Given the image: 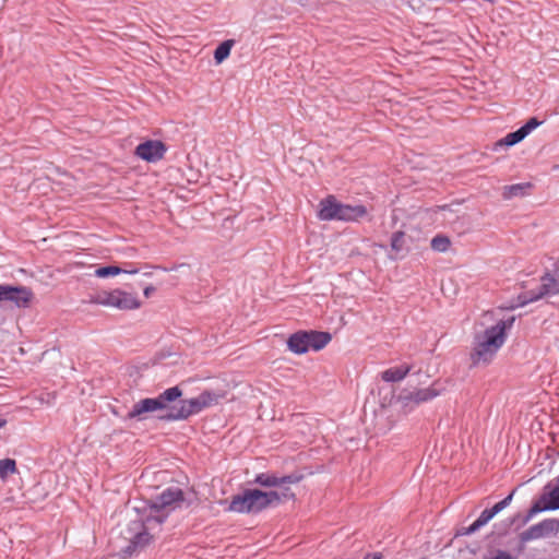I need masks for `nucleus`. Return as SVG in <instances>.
I'll return each instance as SVG.
<instances>
[{"instance_id": "nucleus-14", "label": "nucleus", "mask_w": 559, "mask_h": 559, "mask_svg": "<svg viewBox=\"0 0 559 559\" xmlns=\"http://www.w3.org/2000/svg\"><path fill=\"white\" fill-rule=\"evenodd\" d=\"M436 396H438L437 390H435L433 388H425L416 390L414 392H407L405 394H402L400 396V400L402 401L404 406H408L426 403L428 401H431Z\"/></svg>"}, {"instance_id": "nucleus-2", "label": "nucleus", "mask_w": 559, "mask_h": 559, "mask_svg": "<svg viewBox=\"0 0 559 559\" xmlns=\"http://www.w3.org/2000/svg\"><path fill=\"white\" fill-rule=\"evenodd\" d=\"M514 317L499 320L496 324L476 332L469 352L472 366H487L496 357L507 340V330L512 326Z\"/></svg>"}, {"instance_id": "nucleus-18", "label": "nucleus", "mask_w": 559, "mask_h": 559, "mask_svg": "<svg viewBox=\"0 0 559 559\" xmlns=\"http://www.w3.org/2000/svg\"><path fill=\"white\" fill-rule=\"evenodd\" d=\"M309 338V347L313 350H320L325 347L331 341V334L328 332L310 331L307 332Z\"/></svg>"}, {"instance_id": "nucleus-30", "label": "nucleus", "mask_w": 559, "mask_h": 559, "mask_svg": "<svg viewBox=\"0 0 559 559\" xmlns=\"http://www.w3.org/2000/svg\"><path fill=\"white\" fill-rule=\"evenodd\" d=\"M127 272H128V273H131V274L136 273V271H135V270H133V271H127Z\"/></svg>"}, {"instance_id": "nucleus-15", "label": "nucleus", "mask_w": 559, "mask_h": 559, "mask_svg": "<svg viewBox=\"0 0 559 559\" xmlns=\"http://www.w3.org/2000/svg\"><path fill=\"white\" fill-rule=\"evenodd\" d=\"M301 479L299 476L288 475L284 477H277L271 474H259L255 477V483L264 487H276L284 484H296Z\"/></svg>"}, {"instance_id": "nucleus-3", "label": "nucleus", "mask_w": 559, "mask_h": 559, "mask_svg": "<svg viewBox=\"0 0 559 559\" xmlns=\"http://www.w3.org/2000/svg\"><path fill=\"white\" fill-rule=\"evenodd\" d=\"M290 498H294V493L288 488L282 493L273 490L247 489L242 493L231 497L227 510L236 513H258L270 506L278 504L283 499Z\"/></svg>"}, {"instance_id": "nucleus-21", "label": "nucleus", "mask_w": 559, "mask_h": 559, "mask_svg": "<svg viewBox=\"0 0 559 559\" xmlns=\"http://www.w3.org/2000/svg\"><path fill=\"white\" fill-rule=\"evenodd\" d=\"M531 188H532V185L530 182L504 186L502 188V197L506 200H510L514 197L524 195L526 193V190H528Z\"/></svg>"}, {"instance_id": "nucleus-23", "label": "nucleus", "mask_w": 559, "mask_h": 559, "mask_svg": "<svg viewBox=\"0 0 559 559\" xmlns=\"http://www.w3.org/2000/svg\"><path fill=\"white\" fill-rule=\"evenodd\" d=\"M431 248L438 252H445L451 246V240L444 235H437L431 239Z\"/></svg>"}, {"instance_id": "nucleus-11", "label": "nucleus", "mask_w": 559, "mask_h": 559, "mask_svg": "<svg viewBox=\"0 0 559 559\" xmlns=\"http://www.w3.org/2000/svg\"><path fill=\"white\" fill-rule=\"evenodd\" d=\"M559 294V276L555 277L550 274H545L542 276V284L538 287L537 292L531 290L526 293L522 304H527L532 301H536L544 296L549 295H558Z\"/></svg>"}, {"instance_id": "nucleus-26", "label": "nucleus", "mask_w": 559, "mask_h": 559, "mask_svg": "<svg viewBox=\"0 0 559 559\" xmlns=\"http://www.w3.org/2000/svg\"><path fill=\"white\" fill-rule=\"evenodd\" d=\"M404 236L403 231H395L391 238V248L394 251H401L404 247Z\"/></svg>"}, {"instance_id": "nucleus-20", "label": "nucleus", "mask_w": 559, "mask_h": 559, "mask_svg": "<svg viewBox=\"0 0 559 559\" xmlns=\"http://www.w3.org/2000/svg\"><path fill=\"white\" fill-rule=\"evenodd\" d=\"M496 514L497 512L493 508L484 510L478 519L465 528V534L471 535L477 532L480 527L485 526Z\"/></svg>"}, {"instance_id": "nucleus-9", "label": "nucleus", "mask_w": 559, "mask_h": 559, "mask_svg": "<svg viewBox=\"0 0 559 559\" xmlns=\"http://www.w3.org/2000/svg\"><path fill=\"white\" fill-rule=\"evenodd\" d=\"M34 299V293L26 286L0 285V302L9 301L17 308H26Z\"/></svg>"}, {"instance_id": "nucleus-7", "label": "nucleus", "mask_w": 559, "mask_h": 559, "mask_svg": "<svg viewBox=\"0 0 559 559\" xmlns=\"http://www.w3.org/2000/svg\"><path fill=\"white\" fill-rule=\"evenodd\" d=\"M92 302L106 307H115L121 310L138 309L141 306L135 295L121 289L99 292L93 296Z\"/></svg>"}, {"instance_id": "nucleus-32", "label": "nucleus", "mask_w": 559, "mask_h": 559, "mask_svg": "<svg viewBox=\"0 0 559 559\" xmlns=\"http://www.w3.org/2000/svg\"><path fill=\"white\" fill-rule=\"evenodd\" d=\"M557 270H559V262L556 264Z\"/></svg>"}, {"instance_id": "nucleus-1", "label": "nucleus", "mask_w": 559, "mask_h": 559, "mask_svg": "<svg viewBox=\"0 0 559 559\" xmlns=\"http://www.w3.org/2000/svg\"><path fill=\"white\" fill-rule=\"evenodd\" d=\"M175 492L168 488L156 498L152 506L150 516L144 521H133L123 532V536L129 540V545L122 550L124 556H132L139 549L145 547L152 539L151 531L155 525L160 524L165 518L175 509Z\"/></svg>"}, {"instance_id": "nucleus-22", "label": "nucleus", "mask_w": 559, "mask_h": 559, "mask_svg": "<svg viewBox=\"0 0 559 559\" xmlns=\"http://www.w3.org/2000/svg\"><path fill=\"white\" fill-rule=\"evenodd\" d=\"M234 46V40L228 39L223 41L214 51V59L217 64L222 63L230 55V50Z\"/></svg>"}, {"instance_id": "nucleus-24", "label": "nucleus", "mask_w": 559, "mask_h": 559, "mask_svg": "<svg viewBox=\"0 0 559 559\" xmlns=\"http://www.w3.org/2000/svg\"><path fill=\"white\" fill-rule=\"evenodd\" d=\"M17 472L16 463L13 459L0 460V478L5 479L9 474H15Z\"/></svg>"}, {"instance_id": "nucleus-4", "label": "nucleus", "mask_w": 559, "mask_h": 559, "mask_svg": "<svg viewBox=\"0 0 559 559\" xmlns=\"http://www.w3.org/2000/svg\"><path fill=\"white\" fill-rule=\"evenodd\" d=\"M368 214L365 205L344 204L334 195H328L319 203L318 218L320 221L358 222Z\"/></svg>"}, {"instance_id": "nucleus-12", "label": "nucleus", "mask_w": 559, "mask_h": 559, "mask_svg": "<svg viewBox=\"0 0 559 559\" xmlns=\"http://www.w3.org/2000/svg\"><path fill=\"white\" fill-rule=\"evenodd\" d=\"M166 146L163 142L148 140L139 144L135 148V155L148 163H155L164 157Z\"/></svg>"}, {"instance_id": "nucleus-6", "label": "nucleus", "mask_w": 559, "mask_h": 559, "mask_svg": "<svg viewBox=\"0 0 559 559\" xmlns=\"http://www.w3.org/2000/svg\"><path fill=\"white\" fill-rule=\"evenodd\" d=\"M175 403V386L169 388L154 399H143L135 403L129 413L130 418L140 417L144 413H158L160 419H171Z\"/></svg>"}, {"instance_id": "nucleus-8", "label": "nucleus", "mask_w": 559, "mask_h": 559, "mask_svg": "<svg viewBox=\"0 0 559 559\" xmlns=\"http://www.w3.org/2000/svg\"><path fill=\"white\" fill-rule=\"evenodd\" d=\"M559 509V475L551 479L545 487L539 498L532 504L527 511L525 521H530L536 514L544 511H555Z\"/></svg>"}, {"instance_id": "nucleus-31", "label": "nucleus", "mask_w": 559, "mask_h": 559, "mask_svg": "<svg viewBox=\"0 0 559 559\" xmlns=\"http://www.w3.org/2000/svg\"><path fill=\"white\" fill-rule=\"evenodd\" d=\"M177 484L183 485L178 478L176 479Z\"/></svg>"}, {"instance_id": "nucleus-10", "label": "nucleus", "mask_w": 559, "mask_h": 559, "mask_svg": "<svg viewBox=\"0 0 559 559\" xmlns=\"http://www.w3.org/2000/svg\"><path fill=\"white\" fill-rule=\"evenodd\" d=\"M559 533V519H545L537 524L532 525L520 534V540L527 543L535 539H540Z\"/></svg>"}, {"instance_id": "nucleus-19", "label": "nucleus", "mask_w": 559, "mask_h": 559, "mask_svg": "<svg viewBox=\"0 0 559 559\" xmlns=\"http://www.w3.org/2000/svg\"><path fill=\"white\" fill-rule=\"evenodd\" d=\"M198 501V496L192 487L188 484L185 488L177 489V508L189 507Z\"/></svg>"}, {"instance_id": "nucleus-13", "label": "nucleus", "mask_w": 559, "mask_h": 559, "mask_svg": "<svg viewBox=\"0 0 559 559\" xmlns=\"http://www.w3.org/2000/svg\"><path fill=\"white\" fill-rule=\"evenodd\" d=\"M542 122L536 118H531L524 126L519 130L508 133L504 138L500 139L495 143V148L500 146H512L521 142L534 129H536Z\"/></svg>"}, {"instance_id": "nucleus-5", "label": "nucleus", "mask_w": 559, "mask_h": 559, "mask_svg": "<svg viewBox=\"0 0 559 559\" xmlns=\"http://www.w3.org/2000/svg\"><path fill=\"white\" fill-rule=\"evenodd\" d=\"M228 391V384H225V389L205 390L197 397L180 399L181 392L177 388V419H186L205 408L219 404L221 401L226 399Z\"/></svg>"}, {"instance_id": "nucleus-17", "label": "nucleus", "mask_w": 559, "mask_h": 559, "mask_svg": "<svg viewBox=\"0 0 559 559\" xmlns=\"http://www.w3.org/2000/svg\"><path fill=\"white\" fill-rule=\"evenodd\" d=\"M413 366L409 364H402L396 367H391L381 373V379L385 382L402 381L412 370Z\"/></svg>"}, {"instance_id": "nucleus-28", "label": "nucleus", "mask_w": 559, "mask_h": 559, "mask_svg": "<svg viewBox=\"0 0 559 559\" xmlns=\"http://www.w3.org/2000/svg\"><path fill=\"white\" fill-rule=\"evenodd\" d=\"M155 292V287L153 286H147L144 288V296L146 298L151 297V295Z\"/></svg>"}, {"instance_id": "nucleus-27", "label": "nucleus", "mask_w": 559, "mask_h": 559, "mask_svg": "<svg viewBox=\"0 0 559 559\" xmlns=\"http://www.w3.org/2000/svg\"><path fill=\"white\" fill-rule=\"evenodd\" d=\"M513 493H514V491H512L509 496H507L504 499H502L501 501L497 502L492 507L497 513H499L500 511L506 509L511 503V501L513 499Z\"/></svg>"}, {"instance_id": "nucleus-29", "label": "nucleus", "mask_w": 559, "mask_h": 559, "mask_svg": "<svg viewBox=\"0 0 559 559\" xmlns=\"http://www.w3.org/2000/svg\"><path fill=\"white\" fill-rule=\"evenodd\" d=\"M7 425V420L0 418V428H3Z\"/></svg>"}, {"instance_id": "nucleus-25", "label": "nucleus", "mask_w": 559, "mask_h": 559, "mask_svg": "<svg viewBox=\"0 0 559 559\" xmlns=\"http://www.w3.org/2000/svg\"><path fill=\"white\" fill-rule=\"evenodd\" d=\"M124 272L118 266L109 265V266H103L95 270V276L97 277H108V276H116Z\"/></svg>"}, {"instance_id": "nucleus-16", "label": "nucleus", "mask_w": 559, "mask_h": 559, "mask_svg": "<svg viewBox=\"0 0 559 559\" xmlns=\"http://www.w3.org/2000/svg\"><path fill=\"white\" fill-rule=\"evenodd\" d=\"M308 342L309 338L307 332H297L289 336L287 346L290 352L301 355L310 349Z\"/></svg>"}]
</instances>
